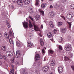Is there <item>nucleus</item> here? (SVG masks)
I'll use <instances>...</instances> for the list:
<instances>
[{
  "label": "nucleus",
  "mask_w": 74,
  "mask_h": 74,
  "mask_svg": "<svg viewBox=\"0 0 74 74\" xmlns=\"http://www.w3.org/2000/svg\"><path fill=\"white\" fill-rule=\"evenodd\" d=\"M54 8L57 10L60 9L61 11H63V8H64V6L62 5V4H60V3H57L56 4L54 5Z\"/></svg>",
  "instance_id": "1"
},
{
  "label": "nucleus",
  "mask_w": 74,
  "mask_h": 74,
  "mask_svg": "<svg viewBox=\"0 0 74 74\" xmlns=\"http://www.w3.org/2000/svg\"><path fill=\"white\" fill-rule=\"evenodd\" d=\"M64 47L65 50L69 51L70 50V49L71 47V46L70 44L68 43L66 44Z\"/></svg>",
  "instance_id": "2"
},
{
  "label": "nucleus",
  "mask_w": 74,
  "mask_h": 74,
  "mask_svg": "<svg viewBox=\"0 0 74 74\" xmlns=\"http://www.w3.org/2000/svg\"><path fill=\"white\" fill-rule=\"evenodd\" d=\"M73 14L72 13H70L67 15L66 18L68 19H69V21H70L71 19L73 18Z\"/></svg>",
  "instance_id": "3"
},
{
  "label": "nucleus",
  "mask_w": 74,
  "mask_h": 74,
  "mask_svg": "<svg viewBox=\"0 0 74 74\" xmlns=\"http://www.w3.org/2000/svg\"><path fill=\"white\" fill-rule=\"evenodd\" d=\"M7 56L8 58H10L11 56H12L13 55V53L11 51H7L6 53Z\"/></svg>",
  "instance_id": "4"
},
{
  "label": "nucleus",
  "mask_w": 74,
  "mask_h": 74,
  "mask_svg": "<svg viewBox=\"0 0 74 74\" xmlns=\"http://www.w3.org/2000/svg\"><path fill=\"white\" fill-rule=\"evenodd\" d=\"M49 66H45L42 68V71L44 72H47L49 70Z\"/></svg>",
  "instance_id": "5"
},
{
  "label": "nucleus",
  "mask_w": 74,
  "mask_h": 74,
  "mask_svg": "<svg viewBox=\"0 0 74 74\" xmlns=\"http://www.w3.org/2000/svg\"><path fill=\"white\" fill-rule=\"evenodd\" d=\"M32 24L34 25L35 30H36V31H40V29L36 25L35 22H33Z\"/></svg>",
  "instance_id": "6"
},
{
  "label": "nucleus",
  "mask_w": 74,
  "mask_h": 74,
  "mask_svg": "<svg viewBox=\"0 0 74 74\" xmlns=\"http://www.w3.org/2000/svg\"><path fill=\"white\" fill-rule=\"evenodd\" d=\"M35 54H36L35 56V59L36 60H40V56L38 54V52H36L35 53Z\"/></svg>",
  "instance_id": "7"
},
{
  "label": "nucleus",
  "mask_w": 74,
  "mask_h": 74,
  "mask_svg": "<svg viewBox=\"0 0 74 74\" xmlns=\"http://www.w3.org/2000/svg\"><path fill=\"white\" fill-rule=\"evenodd\" d=\"M23 25L24 27L25 28V29H27L28 27V23L25 21L24 22H23Z\"/></svg>",
  "instance_id": "8"
},
{
  "label": "nucleus",
  "mask_w": 74,
  "mask_h": 74,
  "mask_svg": "<svg viewBox=\"0 0 74 74\" xmlns=\"http://www.w3.org/2000/svg\"><path fill=\"white\" fill-rule=\"evenodd\" d=\"M20 74H28V73L26 72V71L25 69H23L21 70Z\"/></svg>",
  "instance_id": "9"
},
{
  "label": "nucleus",
  "mask_w": 74,
  "mask_h": 74,
  "mask_svg": "<svg viewBox=\"0 0 74 74\" xmlns=\"http://www.w3.org/2000/svg\"><path fill=\"white\" fill-rule=\"evenodd\" d=\"M54 59H53L50 61L49 62V64L51 65V66H54L55 65V63H54Z\"/></svg>",
  "instance_id": "10"
},
{
  "label": "nucleus",
  "mask_w": 74,
  "mask_h": 74,
  "mask_svg": "<svg viewBox=\"0 0 74 74\" xmlns=\"http://www.w3.org/2000/svg\"><path fill=\"white\" fill-rule=\"evenodd\" d=\"M58 70L60 73H62L63 72V69L62 67L60 66L58 68Z\"/></svg>",
  "instance_id": "11"
},
{
  "label": "nucleus",
  "mask_w": 74,
  "mask_h": 74,
  "mask_svg": "<svg viewBox=\"0 0 74 74\" xmlns=\"http://www.w3.org/2000/svg\"><path fill=\"white\" fill-rule=\"evenodd\" d=\"M17 3L19 5H22L23 4L22 0H18L17 1Z\"/></svg>",
  "instance_id": "12"
},
{
  "label": "nucleus",
  "mask_w": 74,
  "mask_h": 74,
  "mask_svg": "<svg viewBox=\"0 0 74 74\" xmlns=\"http://www.w3.org/2000/svg\"><path fill=\"white\" fill-rule=\"evenodd\" d=\"M16 45L18 47H21L22 46V44L18 42H16Z\"/></svg>",
  "instance_id": "13"
},
{
  "label": "nucleus",
  "mask_w": 74,
  "mask_h": 74,
  "mask_svg": "<svg viewBox=\"0 0 74 74\" xmlns=\"http://www.w3.org/2000/svg\"><path fill=\"white\" fill-rule=\"evenodd\" d=\"M30 2V0H24L23 2L25 4H29Z\"/></svg>",
  "instance_id": "14"
},
{
  "label": "nucleus",
  "mask_w": 74,
  "mask_h": 74,
  "mask_svg": "<svg viewBox=\"0 0 74 74\" xmlns=\"http://www.w3.org/2000/svg\"><path fill=\"white\" fill-rule=\"evenodd\" d=\"M29 28H32V27H33V25H32V22L30 20L29 21Z\"/></svg>",
  "instance_id": "15"
},
{
  "label": "nucleus",
  "mask_w": 74,
  "mask_h": 74,
  "mask_svg": "<svg viewBox=\"0 0 74 74\" xmlns=\"http://www.w3.org/2000/svg\"><path fill=\"white\" fill-rule=\"evenodd\" d=\"M40 1L39 0H36V6L39 7V6H40Z\"/></svg>",
  "instance_id": "16"
},
{
  "label": "nucleus",
  "mask_w": 74,
  "mask_h": 74,
  "mask_svg": "<svg viewBox=\"0 0 74 74\" xmlns=\"http://www.w3.org/2000/svg\"><path fill=\"white\" fill-rule=\"evenodd\" d=\"M16 65H23V60H22L20 62H16Z\"/></svg>",
  "instance_id": "17"
},
{
  "label": "nucleus",
  "mask_w": 74,
  "mask_h": 74,
  "mask_svg": "<svg viewBox=\"0 0 74 74\" xmlns=\"http://www.w3.org/2000/svg\"><path fill=\"white\" fill-rule=\"evenodd\" d=\"M40 45L41 46H43L44 45V41L41 38L40 39Z\"/></svg>",
  "instance_id": "18"
},
{
  "label": "nucleus",
  "mask_w": 74,
  "mask_h": 74,
  "mask_svg": "<svg viewBox=\"0 0 74 74\" xmlns=\"http://www.w3.org/2000/svg\"><path fill=\"white\" fill-rule=\"evenodd\" d=\"M20 56H21V53L19 52H16V58H19Z\"/></svg>",
  "instance_id": "19"
},
{
  "label": "nucleus",
  "mask_w": 74,
  "mask_h": 74,
  "mask_svg": "<svg viewBox=\"0 0 74 74\" xmlns=\"http://www.w3.org/2000/svg\"><path fill=\"white\" fill-rule=\"evenodd\" d=\"M61 32H62V33H65L66 32V28H63L61 29Z\"/></svg>",
  "instance_id": "20"
},
{
  "label": "nucleus",
  "mask_w": 74,
  "mask_h": 74,
  "mask_svg": "<svg viewBox=\"0 0 74 74\" xmlns=\"http://www.w3.org/2000/svg\"><path fill=\"white\" fill-rule=\"evenodd\" d=\"M47 36L49 38H51V37H53V35L51 34V33L49 32L47 34Z\"/></svg>",
  "instance_id": "21"
},
{
  "label": "nucleus",
  "mask_w": 74,
  "mask_h": 74,
  "mask_svg": "<svg viewBox=\"0 0 74 74\" xmlns=\"http://www.w3.org/2000/svg\"><path fill=\"white\" fill-rule=\"evenodd\" d=\"M49 24L50 25V26L51 27H54V25H53V23L52 22V21H50L49 23Z\"/></svg>",
  "instance_id": "22"
},
{
  "label": "nucleus",
  "mask_w": 74,
  "mask_h": 74,
  "mask_svg": "<svg viewBox=\"0 0 74 74\" xmlns=\"http://www.w3.org/2000/svg\"><path fill=\"white\" fill-rule=\"evenodd\" d=\"M29 36L30 37V39H32V38H33V34L32 33H30L29 34Z\"/></svg>",
  "instance_id": "23"
},
{
  "label": "nucleus",
  "mask_w": 74,
  "mask_h": 74,
  "mask_svg": "<svg viewBox=\"0 0 74 74\" xmlns=\"http://www.w3.org/2000/svg\"><path fill=\"white\" fill-rule=\"evenodd\" d=\"M2 50L3 51H6L7 50V47L5 46H2Z\"/></svg>",
  "instance_id": "24"
},
{
  "label": "nucleus",
  "mask_w": 74,
  "mask_h": 74,
  "mask_svg": "<svg viewBox=\"0 0 74 74\" xmlns=\"http://www.w3.org/2000/svg\"><path fill=\"white\" fill-rule=\"evenodd\" d=\"M32 45H33V43H32L31 42H30L28 43L27 46L28 47H32Z\"/></svg>",
  "instance_id": "25"
},
{
  "label": "nucleus",
  "mask_w": 74,
  "mask_h": 74,
  "mask_svg": "<svg viewBox=\"0 0 74 74\" xmlns=\"http://www.w3.org/2000/svg\"><path fill=\"white\" fill-rule=\"evenodd\" d=\"M59 48L61 50V52L62 53H64V50L62 49V46H60L59 47Z\"/></svg>",
  "instance_id": "26"
},
{
  "label": "nucleus",
  "mask_w": 74,
  "mask_h": 74,
  "mask_svg": "<svg viewBox=\"0 0 74 74\" xmlns=\"http://www.w3.org/2000/svg\"><path fill=\"white\" fill-rule=\"evenodd\" d=\"M9 42L11 44H12L14 43V41H13V38H11L9 40Z\"/></svg>",
  "instance_id": "27"
},
{
  "label": "nucleus",
  "mask_w": 74,
  "mask_h": 74,
  "mask_svg": "<svg viewBox=\"0 0 74 74\" xmlns=\"http://www.w3.org/2000/svg\"><path fill=\"white\" fill-rule=\"evenodd\" d=\"M12 70H10V73H13L14 71V66L13 65H12Z\"/></svg>",
  "instance_id": "28"
},
{
  "label": "nucleus",
  "mask_w": 74,
  "mask_h": 74,
  "mask_svg": "<svg viewBox=\"0 0 74 74\" xmlns=\"http://www.w3.org/2000/svg\"><path fill=\"white\" fill-rule=\"evenodd\" d=\"M39 11L40 12H41V13H42L43 15H44V11H43L41 9H39Z\"/></svg>",
  "instance_id": "29"
},
{
  "label": "nucleus",
  "mask_w": 74,
  "mask_h": 74,
  "mask_svg": "<svg viewBox=\"0 0 74 74\" xmlns=\"http://www.w3.org/2000/svg\"><path fill=\"white\" fill-rule=\"evenodd\" d=\"M41 63L40 62H36L35 63V65L37 66V67H39L40 66V64Z\"/></svg>",
  "instance_id": "30"
},
{
  "label": "nucleus",
  "mask_w": 74,
  "mask_h": 74,
  "mask_svg": "<svg viewBox=\"0 0 74 74\" xmlns=\"http://www.w3.org/2000/svg\"><path fill=\"white\" fill-rule=\"evenodd\" d=\"M46 4L45 3H43L41 5L42 8H45L46 7Z\"/></svg>",
  "instance_id": "31"
},
{
  "label": "nucleus",
  "mask_w": 74,
  "mask_h": 74,
  "mask_svg": "<svg viewBox=\"0 0 74 74\" xmlns=\"http://www.w3.org/2000/svg\"><path fill=\"white\" fill-rule=\"evenodd\" d=\"M38 32H37V33L39 34L40 37H42V35H41V31H40V29L39 31H38Z\"/></svg>",
  "instance_id": "32"
},
{
  "label": "nucleus",
  "mask_w": 74,
  "mask_h": 74,
  "mask_svg": "<svg viewBox=\"0 0 74 74\" xmlns=\"http://www.w3.org/2000/svg\"><path fill=\"white\" fill-rule=\"evenodd\" d=\"M62 24H63V23H62V22H59L58 23V27L62 25Z\"/></svg>",
  "instance_id": "33"
},
{
  "label": "nucleus",
  "mask_w": 74,
  "mask_h": 74,
  "mask_svg": "<svg viewBox=\"0 0 74 74\" xmlns=\"http://www.w3.org/2000/svg\"><path fill=\"white\" fill-rule=\"evenodd\" d=\"M49 51L50 53H51V54H53V53H55V51L51 49L50 50H49Z\"/></svg>",
  "instance_id": "34"
},
{
  "label": "nucleus",
  "mask_w": 74,
  "mask_h": 74,
  "mask_svg": "<svg viewBox=\"0 0 74 74\" xmlns=\"http://www.w3.org/2000/svg\"><path fill=\"white\" fill-rule=\"evenodd\" d=\"M36 21H37V20H38L39 19H40V15H37L36 16Z\"/></svg>",
  "instance_id": "35"
},
{
  "label": "nucleus",
  "mask_w": 74,
  "mask_h": 74,
  "mask_svg": "<svg viewBox=\"0 0 74 74\" xmlns=\"http://www.w3.org/2000/svg\"><path fill=\"white\" fill-rule=\"evenodd\" d=\"M68 23L69 25V28H71V22H68Z\"/></svg>",
  "instance_id": "36"
},
{
  "label": "nucleus",
  "mask_w": 74,
  "mask_h": 74,
  "mask_svg": "<svg viewBox=\"0 0 74 74\" xmlns=\"http://www.w3.org/2000/svg\"><path fill=\"white\" fill-rule=\"evenodd\" d=\"M57 32V30L55 29H54V30L53 31V34H55Z\"/></svg>",
  "instance_id": "37"
},
{
  "label": "nucleus",
  "mask_w": 74,
  "mask_h": 74,
  "mask_svg": "<svg viewBox=\"0 0 74 74\" xmlns=\"http://www.w3.org/2000/svg\"><path fill=\"white\" fill-rule=\"evenodd\" d=\"M63 41V38L62 37H61L59 39V42L60 43L61 42Z\"/></svg>",
  "instance_id": "38"
},
{
  "label": "nucleus",
  "mask_w": 74,
  "mask_h": 74,
  "mask_svg": "<svg viewBox=\"0 0 74 74\" xmlns=\"http://www.w3.org/2000/svg\"><path fill=\"white\" fill-rule=\"evenodd\" d=\"M70 8L71 9H74V4L71 5L70 6Z\"/></svg>",
  "instance_id": "39"
},
{
  "label": "nucleus",
  "mask_w": 74,
  "mask_h": 74,
  "mask_svg": "<svg viewBox=\"0 0 74 74\" xmlns=\"http://www.w3.org/2000/svg\"><path fill=\"white\" fill-rule=\"evenodd\" d=\"M64 60H65V61L69 60V58L66 57H64Z\"/></svg>",
  "instance_id": "40"
},
{
  "label": "nucleus",
  "mask_w": 74,
  "mask_h": 74,
  "mask_svg": "<svg viewBox=\"0 0 74 74\" xmlns=\"http://www.w3.org/2000/svg\"><path fill=\"white\" fill-rule=\"evenodd\" d=\"M60 0L61 2H62V3H66V1H67V0Z\"/></svg>",
  "instance_id": "41"
},
{
  "label": "nucleus",
  "mask_w": 74,
  "mask_h": 74,
  "mask_svg": "<svg viewBox=\"0 0 74 74\" xmlns=\"http://www.w3.org/2000/svg\"><path fill=\"white\" fill-rule=\"evenodd\" d=\"M49 16L50 18H53V16H52L50 13L49 14Z\"/></svg>",
  "instance_id": "42"
},
{
  "label": "nucleus",
  "mask_w": 74,
  "mask_h": 74,
  "mask_svg": "<svg viewBox=\"0 0 74 74\" xmlns=\"http://www.w3.org/2000/svg\"><path fill=\"white\" fill-rule=\"evenodd\" d=\"M67 38L68 40H71V36H68Z\"/></svg>",
  "instance_id": "43"
},
{
  "label": "nucleus",
  "mask_w": 74,
  "mask_h": 74,
  "mask_svg": "<svg viewBox=\"0 0 74 74\" xmlns=\"http://www.w3.org/2000/svg\"><path fill=\"white\" fill-rule=\"evenodd\" d=\"M18 0H12V1H13V3H17V1H18Z\"/></svg>",
  "instance_id": "44"
},
{
  "label": "nucleus",
  "mask_w": 74,
  "mask_h": 74,
  "mask_svg": "<svg viewBox=\"0 0 74 74\" xmlns=\"http://www.w3.org/2000/svg\"><path fill=\"white\" fill-rule=\"evenodd\" d=\"M33 10L32 8H30L29 9V12H33Z\"/></svg>",
  "instance_id": "45"
},
{
  "label": "nucleus",
  "mask_w": 74,
  "mask_h": 74,
  "mask_svg": "<svg viewBox=\"0 0 74 74\" xmlns=\"http://www.w3.org/2000/svg\"><path fill=\"white\" fill-rule=\"evenodd\" d=\"M10 8L13 9L14 8V6H13V5H12L10 6Z\"/></svg>",
  "instance_id": "46"
},
{
  "label": "nucleus",
  "mask_w": 74,
  "mask_h": 74,
  "mask_svg": "<svg viewBox=\"0 0 74 74\" xmlns=\"http://www.w3.org/2000/svg\"><path fill=\"white\" fill-rule=\"evenodd\" d=\"M36 74H38L39 73V71L38 70H37L35 71Z\"/></svg>",
  "instance_id": "47"
},
{
  "label": "nucleus",
  "mask_w": 74,
  "mask_h": 74,
  "mask_svg": "<svg viewBox=\"0 0 74 74\" xmlns=\"http://www.w3.org/2000/svg\"><path fill=\"white\" fill-rule=\"evenodd\" d=\"M9 35L10 36H12V32L11 31H10L9 32Z\"/></svg>",
  "instance_id": "48"
},
{
  "label": "nucleus",
  "mask_w": 74,
  "mask_h": 74,
  "mask_svg": "<svg viewBox=\"0 0 74 74\" xmlns=\"http://www.w3.org/2000/svg\"><path fill=\"white\" fill-rule=\"evenodd\" d=\"M6 23L7 24V25H8L10 24H9V23H8V21H6Z\"/></svg>",
  "instance_id": "49"
},
{
  "label": "nucleus",
  "mask_w": 74,
  "mask_h": 74,
  "mask_svg": "<svg viewBox=\"0 0 74 74\" xmlns=\"http://www.w3.org/2000/svg\"><path fill=\"white\" fill-rule=\"evenodd\" d=\"M50 14H51L53 16H54V15H55V13H54V12H51V13H50Z\"/></svg>",
  "instance_id": "50"
},
{
  "label": "nucleus",
  "mask_w": 74,
  "mask_h": 74,
  "mask_svg": "<svg viewBox=\"0 0 74 74\" xmlns=\"http://www.w3.org/2000/svg\"><path fill=\"white\" fill-rule=\"evenodd\" d=\"M42 53L44 54V53H45V50H44V49H43L42 50Z\"/></svg>",
  "instance_id": "51"
},
{
  "label": "nucleus",
  "mask_w": 74,
  "mask_h": 74,
  "mask_svg": "<svg viewBox=\"0 0 74 74\" xmlns=\"http://www.w3.org/2000/svg\"><path fill=\"white\" fill-rule=\"evenodd\" d=\"M8 34H7V33L6 32H5V37H7V36Z\"/></svg>",
  "instance_id": "52"
},
{
  "label": "nucleus",
  "mask_w": 74,
  "mask_h": 74,
  "mask_svg": "<svg viewBox=\"0 0 74 74\" xmlns=\"http://www.w3.org/2000/svg\"><path fill=\"white\" fill-rule=\"evenodd\" d=\"M71 67L72 69L73 70V71H74V66H71Z\"/></svg>",
  "instance_id": "53"
},
{
  "label": "nucleus",
  "mask_w": 74,
  "mask_h": 74,
  "mask_svg": "<svg viewBox=\"0 0 74 74\" xmlns=\"http://www.w3.org/2000/svg\"><path fill=\"white\" fill-rule=\"evenodd\" d=\"M8 25V27L9 29H10V27H11V25H10V24Z\"/></svg>",
  "instance_id": "54"
},
{
  "label": "nucleus",
  "mask_w": 74,
  "mask_h": 74,
  "mask_svg": "<svg viewBox=\"0 0 74 74\" xmlns=\"http://www.w3.org/2000/svg\"><path fill=\"white\" fill-rule=\"evenodd\" d=\"M29 18H30V19H31L32 20V21H33V18H32V17H31V16H29Z\"/></svg>",
  "instance_id": "55"
},
{
  "label": "nucleus",
  "mask_w": 74,
  "mask_h": 74,
  "mask_svg": "<svg viewBox=\"0 0 74 74\" xmlns=\"http://www.w3.org/2000/svg\"><path fill=\"white\" fill-rule=\"evenodd\" d=\"M24 51H26L27 49H26V47H25L24 48Z\"/></svg>",
  "instance_id": "56"
},
{
  "label": "nucleus",
  "mask_w": 74,
  "mask_h": 74,
  "mask_svg": "<svg viewBox=\"0 0 74 74\" xmlns=\"http://www.w3.org/2000/svg\"><path fill=\"white\" fill-rule=\"evenodd\" d=\"M46 58L47 57H45L44 58V61H46Z\"/></svg>",
  "instance_id": "57"
},
{
  "label": "nucleus",
  "mask_w": 74,
  "mask_h": 74,
  "mask_svg": "<svg viewBox=\"0 0 74 74\" xmlns=\"http://www.w3.org/2000/svg\"><path fill=\"white\" fill-rule=\"evenodd\" d=\"M0 59H3V56L1 54H0Z\"/></svg>",
  "instance_id": "58"
},
{
  "label": "nucleus",
  "mask_w": 74,
  "mask_h": 74,
  "mask_svg": "<svg viewBox=\"0 0 74 74\" xmlns=\"http://www.w3.org/2000/svg\"><path fill=\"white\" fill-rule=\"evenodd\" d=\"M53 8V6L52 5H51L50 6V8Z\"/></svg>",
  "instance_id": "59"
},
{
  "label": "nucleus",
  "mask_w": 74,
  "mask_h": 74,
  "mask_svg": "<svg viewBox=\"0 0 74 74\" xmlns=\"http://www.w3.org/2000/svg\"><path fill=\"white\" fill-rule=\"evenodd\" d=\"M3 58L4 59H5V60L6 59V57L5 56H3Z\"/></svg>",
  "instance_id": "60"
},
{
  "label": "nucleus",
  "mask_w": 74,
  "mask_h": 74,
  "mask_svg": "<svg viewBox=\"0 0 74 74\" xmlns=\"http://www.w3.org/2000/svg\"><path fill=\"white\" fill-rule=\"evenodd\" d=\"M41 29H43V25H41Z\"/></svg>",
  "instance_id": "61"
},
{
  "label": "nucleus",
  "mask_w": 74,
  "mask_h": 74,
  "mask_svg": "<svg viewBox=\"0 0 74 74\" xmlns=\"http://www.w3.org/2000/svg\"><path fill=\"white\" fill-rule=\"evenodd\" d=\"M9 38V35H8V37H7V39H8Z\"/></svg>",
  "instance_id": "62"
},
{
  "label": "nucleus",
  "mask_w": 74,
  "mask_h": 74,
  "mask_svg": "<svg viewBox=\"0 0 74 74\" xmlns=\"http://www.w3.org/2000/svg\"><path fill=\"white\" fill-rule=\"evenodd\" d=\"M61 17L63 18V19H65L64 17V16H61Z\"/></svg>",
  "instance_id": "63"
},
{
  "label": "nucleus",
  "mask_w": 74,
  "mask_h": 74,
  "mask_svg": "<svg viewBox=\"0 0 74 74\" xmlns=\"http://www.w3.org/2000/svg\"><path fill=\"white\" fill-rule=\"evenodd\" d=\"M1 37V34L0 33V38Z\"/></svg>",
  "instance_id": "64"
}]
</instances>
